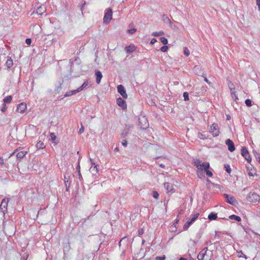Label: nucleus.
I'll return each mask as SVG.
<instances>
[{"instance_id": "nucleus-1", "label": "nucleus", "mask_w": 260, "mask_h": 260, "mask_svg": "<svg viewBox=\"0 0 260 260\" xmlns=\"http://www.w3.org/2000/svg\"><path fill=\"white\" fill-rule=\"evenodd\" d=\"M201 160L199 159H194L193 160L192 164L195 166L199 171L198 173V176L199 177L200 175L203 174V171H205L207 169L210 168V165L208 162H204L202 164L201 163Z\"/></svg>"}, {"instance_id": "nucleus-2", "label": "nucleus", "mask_w": 260, "mask_h": 260, "mask_svg": "<svg viewBox=\"0 0 260 260\" xmlns=\"http://www.w3.org/2000/svg\"><path fill=\"white\" fill-rule=\"evenodd\" d=\"M164 186L166 188L167 190V193L168 196V198L165 197V200L164 201V204H165V202H168L169 200V197L172 194V193L174 192L175 190L173 185L169 183H164Z\"/></svg>"}, {"instance_id": "nucleus-3", "label": "nucleus", "mask_w": 260, "mask_h": 260, "mask_svg": "<svg viewBox=\"0 0 260 260\" xmlns=\"http://www.w3.org/2000/svg\"><path fill=\"white\" fill-rule=\"evenodd\" d=\"M247 200L250 202L256 203L260 201V196L254 192H250L247 197Z\"/></svg>"}, {"instance_id": "nucleus-4", "label": "nucleus", "mask_w": 260, "mask_h": 260, "mask_svg": "<svg viewBox=\"0 0 260 260\" xmlns=\"http://www.w3.org/2000/svg\"><path fill=\"white\" fill-rule=\"evenodd\" d=\"M112 18V10L111 8H108L106 10V12L105 14L104 18H103V22L106 24H108L109 23L110 21Z\"/></svg>"}, {"instance_id": "nucleus-5", "label": "nucleus", "mask_w": 260, "mask_h": 260, "mask_svg": "<svg viewBox=\"0 0 260 260\" xmlns=\"http://www.w3.org/2000/svg\"><path fill=\"white\" fill-rule=\"evenodd\" d=\"M210 133L214 137H217L219 134L218 125L217 123H213L210 126Z\"/></svg>"}, {"instance_id": "nucleus-6", "label": "nucleus", "mask_w": 260, "mask_h": 260, "mask_svg": "<svg viewBox=\"0 0 260 260\" xmlns=\"http://www.w3.org/2000/svg\"><path fill=\"white\" fill-rule=\"evenodd\" d=\"M223 196L228 203L234 206L237 204V201L234 196L229 195L226 193H224Z\"/></svg>"}, {"instance_id": "nucleus-7", "label": "nucleus", "mask_w": 260, "mask_h": 260, "mask_svg": "<svg viewBox=\"0 0 260 260\" xmlns=\"http://www.w3.org/2000/svg\"><path fill=\"white\" fill-rule=\"evenodd\" d=\"M241 155L245 158V159L250 163L251 161V158L249 153L248 151L245 146H243L241 148Z\"/></svg>"}, {"instance_id": "nucleus-8", "label": "nucleus", "mask_w": 260, "mask_h": 260, "mask_svg": "<svg viewBox=\"0 0 260 260\" xmlns=\"http://www.w3.org/2000/svg\"><path fill=\"white\" fill-rule=\"evenodd\" d=\"M117 90L118 92L121 94L124 99H126L127 98V95L126 93V90L122 85H119L117 86Z\"/></svg>"}, {"instance_id": "nucleus-9", "label": "nucleus", "mask_w": 260, "mask_h": 260, "mask_svg": "<svg viewBox=\"0 0 260 260\" xmlns=\"http://www.w3.org/2000/svg\"><path fill=\"white\" fill-rule=\"evenodd\" d=\"M225 144L228 145V150L230 152H233L235 150V147L234 142L232 140L228 139L225 140Z\"/></svg>"}, {"instance_id": "nucleus-10", "label": "nucleus", "mask_w": 260, "mask_h": 260, "mask_svg": "<svg viewBox=\"0 0 260 260\" xmlns=\"http://www.w3.org/2000/svg\"><path fill=\"white\" fill-rule=\"evenodd\" d=\"M117 104L119 107H121L123 110H125L127 108L125 101L121 98H118L117 99Z\"/></svg>"}, {"instance_id": "nucleus-11", "label": "nucleus", "mask_w": 260, "mask_h": 260, "mask_svg": "<svg viewBox=\"0 0 260 260\" xmlns=\"http://www.w3.org/2000/svg\"><path fill=\"white\" fill-rule=\"evenodd\" d=\"M8 203V199H4L0 205V208L4 213L7 211V207Z\"/></svg>"}, {"instance_id": "nucleus-12", "label": "nucleus", "mask_w": 260, "mask_h": 260, "mask_svg": "<svg viewBox=\"0 0 260 260\" xmlns=\"http://www.w3.org/2000/svg\"><path fill=\"white\" fill-rule=\"evenodd\" d=\"M208 250L207 247L204 248L203 249H202L199 254L198 255L197 258L198 260H203L204 256L206 253L207 250Z\"/></svg>"}, {"instance_id": "nucleus-13", "label": "nucleus", "mask_w": 260, "mask_h": 260, "mask_svg": "<svg viewBox=\"0 0 260 260\" xmlns=\"http://www.w3.org/2000/svg\"><path fill=\"white\" fill-rule=\"evenodd\" d=\"M26 109V104L24 103H22L18 105L17 110L20 113H23L24 112L25 109Z\"/></svg>"}, {"instance_id": "nucleus-14", "label": "nucleus", "mask_w": 260, "mask_h": 260, "mask_svg": "<svg viewBox=\"0 0 260 260\" xmlns=\"http://www.w3.org/2000/svg\"><path fill=\"white\" fill-rule=\"evenodd\" d=\"M131 126L129 125L125 126V129H123L122 132L121 133V136L122 138H125L129 132V129Z\"/></svg>"}, {"instance_id": "nucleus-15", "label": "nucleus", "mask_w": 260, "mask_h": 260, "mask_svg": "<svg viewBox=\"0 0 260 260\" xmlns=\"http://www.w3.org/2000/svg\"><path fill=\"white\" fill-rule=\"evenodd\" d=\"M95 74L96 76V81L97 83L99 84L103 77L102 73L99 71H97L95 72Z\"/></svg>"}, {"instance_id": "nucleus-16", "label": "nucleus", "mask_w": 260, "mask_h": 260, "mask_svg": "<svg viewBox=\"0 0 260 260\" xmlns=\"http://www.w3.org/2000/svg\"><path fill=\"white\" fill-rule=\"evenodd\" d=\"M7 60L6 62V66L8 69H10L13 65V62L12 58L10 57H7Z\"/></svg>"}, {"instance_id": "nucleus-17", "label": "nucleus", "mask_w": 260, "mask_h": 260, "mask_svg": "<svg viewBox=\"0 0 260 260\" xmlns=\"http://www.w3.org/2000/svg\"><path fill=\"white\" fill-rule=\"evenodd\" d=\"M27 153V151L19 152L16 155L17 159L20 161L25 156Z\"/></svg>"}, {"instance_id": "nucleus-18", "label": "nucleus", "mask_w": 260, "mask_h": 260, "mask_svg": "<svg viewBox=\"0 0 260 260\" xmlns=\"http://www.w3.org/2000/svg\"><path fill=\"white\" fill-rule=\"evenodd\" d=\"M235 89V87H230V91L231 93L232 97L233 99L235 101V102H237L239 99L238 96L235 94V92L233 91Z\"/></svg>"}, {"instance_id": "nucleus-19", "label": "nucleus", "mask_w": 260, "mask_h": 260, "mask_svg": "<svg viewBox=\"0 0 260 260\" xmlns=\"http://www.w3.org/2000/svg\"><path fill=\"white\" fill-rule=\"evenodd\" d=\"M210 220H215L217 218V214L214 212L210 213L208 217Z\"/></svg>"}, {"instance_id": "nucleus-20", "label": "nucleus", "mask_w": 260, "mask_h": 260, "mask_svg": "<svg viewBox=\"0 0 260 260\" xmlns=\"http://www.w3.org/2000/svg\"><path fill=\"white\" fill-rule=\"evenodd\" d=\"M164 23L171 26L172 22L170 19L166 15L164 14Z\"/></svg>"}, {"instance_id": "nucleus-21", "label": "nucleus", "mask_w": 260, "mask_h": 260, "mask_svg": "<svg viewBox=\"0 0 260 260\" xmlns=\"http://www.w3.org/2000/svg\"><path fill=\"white\" fill-rule=\"evenodd\" d=\"M125 50L127 53H131L134 52L135 50L134 46H128L126 47Z\"/></svg>"}, {"instance_id": "nucleus-22", "label": "nucleus", "mask_w": 260, "mask_h": 260, "mask_svg": "<svg viewBox=\"0 0 260 260\" xmlns=\"http://www.w3.org/2000/svg\"><path fill=\"white\" fill-rule=\"evenodd\" d=\"M50 140L55 144H57L58 142H56V137L54 133H51L50 134Z\"/></svg>"}, {"instance_id": "nucleus-23", "label": "nucleus", "mask_w": 260, "mask_h": 260, "mask_svg": "<svg viewBox=\"0 0 260 260\" xmlns=\"http://www.w3.org/2000/svg\"><path fill=\"white\" fill-rule=\"evenodd\" d=\"M229 218L232 220H235L238 222L241 221V218L240 216H238L236 215H232L229 216Z\"/></svg>"}, {"instance_id": "nucleus-24", "label": "nucleus", "mask_w": 260, "mask_h": 260, "mask_svg": "<svg viewBox=\"0 0 260 260\" xmlns=\"http://www.w3.org/2000/svg\"><path fill=\"white\" fill-rule=\"evenodd\" d=\"M192 223H193L190 220L187 221L183 226V230H187Z\"/></svg>"}, {"instance_id": "nucleus-25", "label": "nucleus", "mask_w": 260, "mask_h": 260, "mask_svg": "<svg viewBox=\"0 0 260 260\" xmlns=\"http://www.w3.org/2000/svg\"><path fill=\"white\" fill-rule=\"evenodd\" d=\"M12 100V97L11 95H9L6 96L5 98L4 99L3 101L4 103H11V101Z\"/></svg>"}, {"instance_id": "nucleus-26", "label": "nucleus", "mask_w": 260, "mask_h": 260, "mask_svg": "<svg viewBox=\"0 0 260 260\" xmlns=\"http://www.w3.org/2000/svg\"><path fill=\"white\" fill-rule=\"evenodd\" d=\"M90 171L93 174L96 173L98 172V169L97 168V165H95L94 166H91L90 168Z\"/></svg>"}, {"instance_id": "nucleus-27", "label": "nucleus", "mask_w": 260, "mask_h": 260, "mask_svg": "<svg viewBox=\"0 0 260 260\" xmlns=\"http://www.w3.org/2000/svg\"><path fill=\"white\" fill-rule=\"evenodd\" d=\"M36 147L38 149H43V148H45V145H44L43 142H42L41 141H39L36 144Z\"/></svg>"}, {"instance_id": "nucleus-28", "label": "nucleus", "mask_w": 260, "mask_h": 260, "mask_svg": "<svg viewBox=\"0 0 260 260\" xmlns=\"http://www.w3.org/2000/svg\"><path fill=\"white\" fill-rule=\"evenodd\" d=\"M45 11V8L44 7H40L37 10V13L39 14H42Z\"/></svg>"}, {"instance_id": "nucleus-29", "label": "nucleus", "mask_w": 260, "mask_h": 260, "mask_svg": "<svg viewBox=\"0 0 260 260\" xmlns=\"http://www.w3.org/2000/svg\"><path fill=\"white\" fill-rule=\"evenodd\" d=\"M198 138L200 139L205 140V139H207L208 138V136H207L204 133H199Z\"/></svg>"}, {"instance_id": "nucleus-30", "label": "nucleus", "mask_w": 260, "mask_h": 260, "mask_svg": "<svg viewBox=\"0 0 260 260\" xmlns=\"http://www.w3.org/2000/svg\"><path fill=\"white\" fill-rule=\"evenodd\" d=\"M253 153L254 154V156L257 161L260 164V154L256 152L255 151H253Z\"/></svg>"}, {"instance_id": "nucleus-31", "label": "nucleus", "mask_w": 260, "mask_h": 260, "mask_svg": "<svg viewBox=\"0 0 260 260\" xmlns=\"http://www.w3.org/2000/svg\"><path fill=\"white\" fill-rule=\"evenodd\" d=\"M88 85V82H85L83 83V84L78 88V89H79L80 91H81V90H82L84 88H86Z\"/></svg>"}, {"instance_id": "nucleus-32", "label": "nucleus", "mask_w": 260, "mask_h": 260, "mask_svg": "<svg viewBox=\"0 0 260 260\" xmlns=\"http://www.w3.org/2000/svg\"><path fill=\"white\" fill-rule=\"evenodd\" d=\"M183 96L184 97V100L185 101H189V94L187 92H184L183 94Z\"/></svg>"}, {"instance_id": "nucleus-33", "label": "nucleus", "mask_w": 260, "mask_h": 260, "mask_svg": "<svg viewBox=\"0 0 260 260\" xmlns=\"http://www.w3.org/2000/svg\"><path fill=\"white\" fill-rule=\"evenodd\" d=\"M224 169L226 172L228 173H230L231 172V169L230 168V165H224Z\"/></svg>"}, {"instance_id": "nucleus-34", "label": "nucleus", "mask_w": 260, "mask_h": 260, "mask_svg": "<svg viewBox=\"0 0 260 260\" xmlns=\"http://www.w3.org/2000/svg\"><path fill=\"white\" fill-rule=\"evenodd\" d=\"M245 103L247 107L252 106V101L250 99H247L245 101Z\"/></svg>"}, {"instance_id": "nucleus-35", "label": "nucleus", "mask_w": 260, "mask_h": 260, "mask_svg": "<svg viewBox=\"0 0 260 260\" xmlns=\"http://www.w3.org/2000/svg\"><path fill=\"white\" fill-rule=\"evenodd\" d=\"M199 215V214H198V213L194 214L193 215V217L191 218V219L190 220L192 223L194 222L196 220V219L198 218Z\"/></svg>"}, {"instance_id": "nucleus-36", "label": "nucleus", "mask_w": 260, "mask_h": 260, "mask_svg": "<svg viewBox=\"0 0 260 260\" xmlns=\"http://www.w3.org/2000/svg\"><path fill=\"white\" fill-rule=\"evenodd\" d=\"M152 196L155 199H157L159 197V194L156 191H153L152 192Z\"/></svg>"}, {"instance_id": "nucleus-37", "label": "nucleus", "mask_w": 260, "mask_h": 260, "mask_svg": "<svg viewBox=\"0 0 260 260\" xmlns=\"http://www.w3.org/2000/svg\"><path fill=\"white\" fill-rule=\"evenodd\" d=\"M204 172L206 173L207 176H208L209 177H211L212 176L213 174L209 170V169H207Z\"/></svg>"}, {"instance_id": "nucleus-38", "label": "nucleus", "mask_w": 260, "mask_h": 260, "mask_svg": "<svg viewBox=\"0 0 260 260\" xmlns=\"http://www.w3.org/2000/svg\"><path fill=\"white\" fill-rule=\"evenodd\" d=\"M190 52L189 50L186 47L184 48V54L186 56H188L189 55Z\"/></svg>"}, {"instance_id": "nucleus-39", "label": "nucleus", "mask_w": 260, "mask_h": 260, "mask_svg": "<svg viewBox=\"0 0 260 260\" xmlns=\"http://www.w3.org/2000/svg\"><path fill=\"white\" fill-rule=\"evenodd\" d=\"M81 127L80 128L79 131H78V134H80V135L82 134L84 132V126L82 125V123H81Z\"/></svg>"}, {"instance_id": "nucleus-40", "label": "nucleus", "mask_w": 260, "mask_h": 260, "mask_svg": "<svg viewBox=\"0 0 260 260\" xmlns=\"http://www.w3.org/2000/svg\"><path fill=\"white\" fill-rule=\"evenodd\" d=\"M171 46V44H169V45H164V52H167L169 47Z\"/></svg>"}, {"instance_id": "nucleus-41", "label": "nucleus", "mask_w": 260, "mask_h": 260, "mask_svg": "<svg viewBox=\"0 0 260 260\" xmlns=\"http://www.w3.org/2000/svg\"><path fill=\"white\" fill-rule=\"evenodd\" d=\"M2 106H3V107L1 109V111L3 112H4L6 110L7 107L6 106V105L5 103L3 104Z\"/></svg>"}, {"instance_id": "nucleus-42", "label": "nucleus", "mask_w": 260, "mask_h": 260, "mask_svg": "<svg viewBox=\"0 0 260 260\" xmlns=\"http://www.w3.org/2000/svg\"><path fill=\"white\" fill-rule=\"evenodd\" d=\"M80 92L79 89L78 88L76 90H73L71 91V93L72 95L76 94L77 92Z\"/></svg>"}, {"instance_id": "nucleus-43", "label": "nucleus", "mask_w": 260, "mask_h": 260, "mask_svg": "<svg viewBox=\"0 0 260 260\" xmlns=\"http://www.w3.org/2000/svg\"><path fill=\"white\" fill-rule=\"evenodd\" d=\"M136 31V29H135V28H133V29H128V32L131 34H133Z\"/></svg>"}, {"instance_id": "nucleus-44", "label": "nucleus", "mask_w": 260, "mask_h": 260, "mask_svg": "<svg viewBox=\"0 0 260 260\" xmlns=\"http://www.w3.org/2000/svg\"><path fill=\"white\" fill-rule=\"evenodd\" d=\"M25 43H26L27 45H30V44H31V40L30 39H29V38L26 39L25 40Z\"/></svg>"}, {"instance_id": "nucleus-45", "label": "nucleus", "mask_w": 260, "mask_h": 260, "mask_svg": "<svg viewBox=\"0 0 260 260\" xmlns=\"http://www.w3.org/2000/svg\"><path fill=\"white\" fill-rule=\"evenodd\" d=\"M122 144L124 147H126L127 146V141L125 140H123V142H122Z\"/></svg>"}, {"instance_id": "nucleus-46", "label": "nucleus", "mask_w": 260, "mask_h": 260, "mask_svg": "<svg viewBox=\"0 0 260 260\" xmlns=\"http://www.w3.org/2000/svg\"><path fill=\"white\" fill-rule=\"evenodd\" d=\"M161 34H162V32H155L153 33V35L154 36H160Z\"/></svg>"}, {"instance_id": "nucleus-47", "label": "nucleus", "mask_w": 260, "mask_h": 260, "mask_svg": "<svg viewBox=\"0 0 260 260\" xmlns=\"http://www.w3.org/2000/svg\"><path fill=\"white\" fill-rule=\"evenodd\" d=\"M71 95H72V94L71 93V91H70L69 92H66V93L64 94V97H67V96H71Z\"/></svg>"}, {"instance_id": "nucleus-48", "label": "nucleus", "mask_w": 260, "mask_h": 260, "mask_svg": "<svg viewBox=\"0 0 260 260\" xmlns=\"http://www.w3.org/2000/svg\"><path fill=\"white\" fill-rule=\"evenodd\" d=\"M139 235H141L143 234L144 231L142 229H139L138 231Z\"/></svg>"}, {"instance_id": "nucleus-49", "label": "nucleus", "mask_w": 260, "mask_h": 260, "mask_svg": "<svg viewBox=\"0 0 260 260\" xmlns=\"http://www.w3.org/2000/svg\"><path fill=\"white\" fill-rule=\"evenodd\" d=\"M228 85H229L230 89V87H235L234 84L231 82H229Z\"/></svg>"}, {"instance_id": "nucleus-50", "label": "nucleus", "mask_w": 260, "mask_h": 260, "mask_svg": "<svg viewBox=\"0 0 260 260\" xmlns=\"http://www.w3.org/2000/svg\"><path fill=\"white\" fill-rule=\"evenodd\" d=\"M168 44V40L164 37V45H166Z\"/></svg>"}, {"instance_id": "nucleus-51", "label": "nucleus", "mask_w": 260, "mask_h": 260, "mask_svg": "<svg viewBox=\"0 0 260 260\" xmlns=\"http://www.w3.org/2000/svg\"><path fill=\"white\" fill-rule=\"evenodd\" d=\"M156 42H157V40H156L155 39L153 38V39H152L151 40V42H150V43H151V44H154Z\"/></svg>"}, {"instance_id": "nucleus-52", "label": "nucleus", "mask_w": 260, "mask_h": 260, "mask_svg": "<svg viewBox=\"0 0 260 260\" xmlns=\"http://www.w3.org/2000/svg\"><path fill=\"white\" fill-rule=\"evenodd\" d=\"M147 126H148V124L147 122H145V125H144L143 126H141V128L142 129H146L147 127Z\"/></svg>"}, {"instance_id": "nucleus-53", "label": "nucleus", "mask_w": 260, "mask_h": 260, "mask_svg": "<svg viewBox=\"0 0 260 260\" xmlns=\"http://www.w3.org/2000/svg\"><path fill=\"white\" fill-rule=\"evenodd\" d=\"M156 260H162V256H156L155 257Z\"/></svg>"}, {"instance_id": "nucleus-54", "label": "nucleus", "mask_w": 260, "mask_h": 260, "mask_svg": "<svg viewBox=\"0 0 260 260\" xmlns=\"http://www.w3.org/2000/svg\"><path fill=\"white\" fill-rule=\"evenodd\" d=\"M90 161L92 165V166H94L96 165L93 162V160L91 158H90Z\"/></svg>"}, {"instance_id": "nucleus-55", "label": "nucleus", "mask_w": 260, "mask_h": 260, "mask_svg": "<svg viewBox=\"0 0 260 260\" xmlns=\"http://www.w3.org/2000/svg\"><path fill=\"white\" fill-rule=\"evenodd\" d=\"M78 176H79V178L80 179H82V177L81 174L80 173V170H78Z\"/></svg>"}, {"instance_id": "nucleus-56", "label": "nucleus", "mask_w": 260, "mask_h": 260, "mask_svg": "<svg viewBox=\"0 0 260 260\" xmlns=\"http://www.w3.org/2000/svg\"><path fill=\"white\" fill-rule=\"evenodd\" d=\"M68 182H69V180H65V185H66V186L67 187V190H68V187H67Z\"/></svg>"}, {"instance_id": "nucleus-57", "label": "nucleus", "mask_w": 260, "mask_h": 260, "mask_svg": "<svg viewBox=\"0 0 260 260\" xmlns=\"http://www.w3.org/2000/svg\"><path fill=\"white\" fill-rule=\"evenodd\" d=\"M239 257H244L245 259H247V258H247V256H246V255H245V254H243V255H239Z\"/></svg>"}, {"instance_id": "nucleus-58", "label": "nucleus", "mask_w": 260, "mask_h": 260, "mask_svg": "<svg viewBox=\"0 0 260 260\" xmlns=\"http://www.w3.org/2000/svg\"><path fill=\"white\" fill-rule=\"evenodd\" d=\"M4 164V159L0 157V164Z\"/></svg>"}, {"instance_id": "nucleus-59", "label": "nucleus", "mask_w": 260, "mask_h": 260, "mask_svg": "<svg viewBox=\"0 0 260 260\" xmlns=\"http://www.w3.org/2000/svg\"><path fill=\"white\" fill-rule=\"evenodd\" d=\"M204 80L205 82H206L207 83L209 84L210 82L209 81H208V80L207 79V78L206 77H204Z\"/></svg>"}, {"instance_id": "nucleus-60", "label": "nucleus", "mask_w": 260, "mask_h": 260, "mask_svg": "<svg viewBox=\"0 0 260 260\" xmlns=\"http://www.w3.org/2000/svg\"><path fill=\"white\" fill-rule=\"evenodd\" d=\"M17 150V149L14 151V152H13V153H12L10 155V156H9V157L10 158V157H11L12 155H13L14 154V153H15V152H16Z\"/></svg>"}, {"instance_id": "nucleus-61", "label": "nucleus", "mask_w": 260, "mask_h": 260, "mask_svg": "<svg viewBox=\"0 0 260 260\" xmlns=\"http://www.w3.org/2000/svg\"><path fill=\"white\" fill-rule=\"evenodd\" d=\"M178 222H179V219H176L175 223H174V225H175V226H176V224H177Z\"/></svg>"}, {"instance_id": "nucleus-62", "label": "nucleus", "mask_w": 260, "mask_h": 260, "mask_svg": "<svg viewBox=\"0 0 260 260\" xmlns=\"http://www.w3.org/2000/svg\"><path fill=\"white\" fill-rule=\"evenodd\" d=\"M199 69V67H198V66H195L194 68V70L195 71H197V69Z\"/></svg>"}, {"instance_id": "nucleus-63", "label": "nucleus", "mask_w": 260, "mask_h": 260, "mask_svg": "<svg viewBox=\"0 0 260 260\" xmlns=\"http://www.w3.org/2000/svg\"><path fill=\"white\" fill-rule=\"evenodd\" d=\"M231 118V117L229 115H226V120H230Z\"/></svg>"}, {"instance_id": "nucleus-64", "label": "nucleus", "mask_w": 260, "mask_h": 260, "mask_svg": "<svg viewBox=\"0 0 260 260\" xmlns=\"http://www.w3.org/2000/svg\"><path fill=\"white\" fill-rule=\"evenodd\" d=\"M179 260H187L186 258L184 257H181Z\"/></svg>"}]
</instances>
